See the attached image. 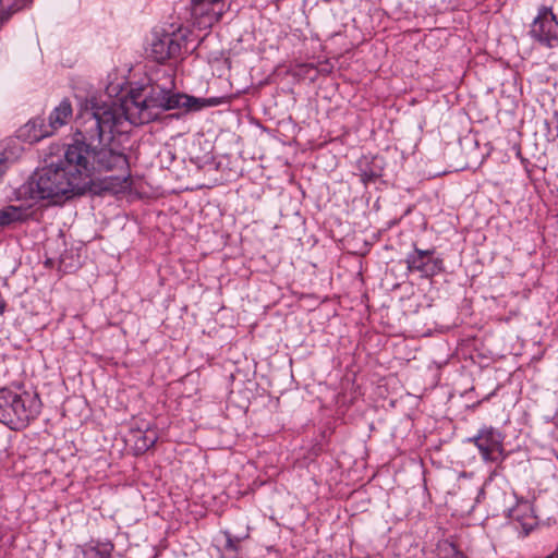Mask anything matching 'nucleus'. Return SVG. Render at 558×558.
Here are the masks:
<instances>
[{"mask_svg":"<svg viewBox=\"0 0 558 558\" xmlns=\"http://www.w3.org/2000/svg\"><path fill=\"white\" fill-rule=\"evenodd\" d=\"M128 121L120 108L111 105H99L92 99L77 116V130L72 142L66 144L69 150L81 151V165L86 168V185L90 190L97 173L117 171L102 181L106 191L118 194L131 187V172L128 157L108 145L116 133L123 131L122 125Z\"/></svg>","mask_w":558,"mask_h":558,"instance_id":"1","label":"nucleus"},{"mask_svg":"<svg viewBox=\"0 0 558 558\" xmlns=\"http://www.w3.org/2000/svg\"><path fill=\"white\" fill-rule=\"evenodd\" d=\"M81 151L64 146L63 158L38 170L29 183L33 198L59 203L88 191Z\"/></svg>","mask_w":558,"mask_h":558,"instance_id":"2","label":"nucleus"},{"mask_svg":"<svg viewBox=\"0 0 558 558\" xmlns=\"http://www.w3.org/2000/svg\"><path fill=\"white\" fill-rule=\"evenodd\" d=\"M165 78V83L153 88L154 95H145L142 87L132 88L121 101V111L131 124L140 125L153 121L158 116V109L184 108L186 95L172 93L175 84L171 73L166 74Z\"/></svg>","mask_w":558,"mask_h":558,"instance_id":"3","label":"nucleus"},{"mask_svg":"<svg viewBox=\"0 0 558 558\" xmlns=\"http://www.w3.org/2000/svg\"><path fill=\"white\" fill-rule=\"evenodd\" d=\"M41 400L37 392L26 390L23 385L0 388V423L12 430H22L37 418Z\"/></svg>","mask_w":558,"mask_h":558,"instance_id":"4","label":"nucleus"},{"mask_svg":"<svg viewBox=\"0 0 558 558\" xmlns=\"http://www.w3.org/2000/svg\"><path fill=\"white\" fill-rule=\"evenodd\" d=\"M529 34L539 46L558 47V20L551 8L542 7L530 25Z\"/></svg>","mask_w":558,"mask_h":558,"instance_id":"5","label":"nucleus"},{"mask_svg":"<svg viewBox=\"0 0 558 558\" xmlns=\"http://www.w3.org/2000/svg\"><path fill=\"white\" fill-rule=\"evenodd\" d=\"M504 438L498 429L483 426L469 441L475 445L485 462L501 463L507 457Z\"/></svg>","mask_w":558,"mask_h":558,"instance_id":"6","label":"nucleus"},{"mask_svg":"<svg viewBox=\"0 0 558 558\" xmlns=\"http://www.w3.org/2000/svg\"><path fill=\"white\" fill-rule=\"evenodd\" d=\"M409 272H417L423 279H432L445 270L444 259L435 256V250L414 246L404 259Z\"/></svg>","mask_w":558,"mask_h":558,"instance_id":"7","label":"nucleus"},{"mask_svg":"<svg viewBox=\"0 0 558 558\" xmlns=\"http://www.w3.org/2000/svg\"><path fill=\"white\" fill-rule=\"evenodd\" d=\"M184 43L185 39L181 36L175 34H162L153 39L150 44V56L159 63L178 58L181 54Z\"/></svg>","mask_w":558,"mask_h":558,"instance_id":"8","label":"nucleus"},{"mask_svg":"<svg viewBox=\"0 0 558 558\" xmlns=\"http://www.w3.org/2000/svg\"><path fill=\"white\" fill-rule=\"evenodd\" d=\"M508 518L523 536L529 535L538 525V518L529 500H519L514 507L509 509Z\"/></svg>","mask_w":558,"mask_h":558,"instance_id":"9","label":"nucleus"},{"mask_svg":"<svg viewBox=\"0 0 558 558\" xmlns=\"http://www.w3.org/2000/svg\"><path fill=\"white\" fill-rule=\"evenodd\" d=\"M52 134L51 130L49 131L48 123L40 117L32 119L17 131L19 138L28 143L39 142Z\"/></svg>","mask_w":558,"mask_h":558,"instance_id":"10","label":"nucleus"},{"mask_svg":"<svg viewBox=\"0 0 558 558\" xmlns=\"http://www.w3.org/2000/svg\"><path fill=\"white\" fill-rule=\"evenodd\" d=\"M73 116V109L70 100L64 98L61 102L51 111L48 118V128L54 133L58 129L68 124Z\"/></svg>","mask_w":558,"mask_h":558,"instance_id":"11","label":"nucleus"},{"mask_svg":"<svg viewBox=\"0 0 558 558\" xmlns=\"http://www.w3.org/2000/svg\"><path fill=\"white\" fill-rule=\"evenodd\" d=\"M28 217V209L24 206H4L0 209V228H5L14 223L25 222Z\"/></svg>","mask_w":558,"mask_h":558,"instance_id":"12","label":"nucleus"},{"mask_svg":"<svg viewBox=\"0 0 558 558\" xmlns=\"http://www.w3.org/2000/svg\"><path fill=\"white\" fill-rule=\"evenodd\" d=\"M113 548L112 543H98L95 546L83 548L82 558H112Z\"/></svg>","mask_w":558,"mask_h":558,"instance_id":"13","label":"nucleus"},{"mask_svg":"<svg viewBox=\"0 0 558 558\" xmlns=\"http://www.w3.org/2000/svg\"><path fill=\"white\" fill-rule=\"evenodd\" d=\"M222 101L220 98H196L194 96L186 95L184 101V108L186 111H198L205 107H214L220 105Z\"/></svg>","mask_w":558,"mask_h":558,"instance_id":"14","label":"nucleus"},{"mask_svg":"<svg viewBox=\"0 0 558 558\" xmlns=\"http://www.w3.org/2000/svg\"><path fill=\"white\" fill-rule=\"evenodd\" d=\"M379 177H381L379 168L368 166L366 158L360 161V179L364 185L375 182Z\"/></svg>","mask_w":558,"mask_h":558,"instance_id":"15","label":"nucleus"},{"mask_svg":"<svg viewBox=\"0 0 558 558\" xmlns=\"http://www.w3.org/2000/svg\"><path fill=\"white\" fill-rule=\"evenodd\" d=\"M155 441H156L155 437H148V436L144 435L142 438L137 439L136 447L138 450L146 451L150 447L154 446Z\"/></svg>","mask_w":558,"mask_h":558,"instance_id":"16","label":"nucleus"},{"mask_svg":"<svg viewBox=\"0 0 558 558\" xmlns=\"http://www.w3.org/2000/svg\"><path fill=\"white\" fill-rule=\"evenodd\" d=\"M12 12L7 10L2 3V0H0V25L3 24L11 15Z\"/></svg>","mask_w":558,"mask_h":558,"instance_id":"17","label":"nucleus"},{"mask_svg":"<svg viewBox=\"0 0 558 558\" xmlns=\"http://www.w3.org/2000/svg\"><path fill=\"white\" fill-rule=\"evenodd\" d=\"M445 558H466V556L452 546L450 553Z\"/></svg>","mask_w":558,"mask_h":558,"instance_id":"18","label":"nucleus"},{"mask_svg":"<svg viewBox=\"0 0 558 558\" xmlns=\"http://www.w3.org/2000/svg\"><path fill=\"white\" fill-rule=\"evenodd\" d=\"M5 169H7V167H5V158H0V179L4 174Z\"/></svg>","mask_w":558,"mask_h":558,"instance_id":"19","label":"nucleus"},{"mask_svg":"<svg viewBox=\"0 0 558 558\" xmlns=\"http://www.w3.org/2000/svg\"><path fill=\"white\" fill-rule=\"evenodd\" d=\"M226 547L228 549H233V550L236 549V546H235L234 542L232 541V538L230 537V535H228Z\"/></svg>","mask_w":558,"mask_h":558,"instance_id":"20","label":"nucleus"},{"mask_svg":"<svg viewBox=\"0 0 558 558\" xmlns=\"http://www.w3.org/2000/svg\"><path fill=\"white\" fill-rule=\"evenodd\" d=\"M27 2H32L33 0H26Z\"/></svg>","mask_w":558,"mask_h":558,"instance_id":"21","label":"nucleus"}]
</instances>
